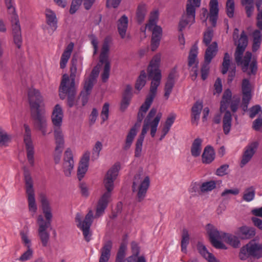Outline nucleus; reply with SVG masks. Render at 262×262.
Returning <instances> with one entry per match:
<instances>
[{
  "mask_svg": "<svg viewBox=\"0 0 262 262\" xmlns=\"http://www.w3.org/2000/svg\"><path fill=\"white\" fill-rule=\"evenodd\" d=\"M160 61L161 55L157 54L151 60L148 68V77L151 80L149 93L139 111L137 116L138 122L129 130L126 136L125 144L123 147L125 150H128L130 147L137 135L138 129L140 126V123L156 96L157 88L160 84L162 77L161 70L159 69Z\"/></svg>",
  "mask_w": 262,
  "mask_h": 262,
  "instance_id": "nucleus-1",
  "label": "nucleus"
},
{
  "mask_svg": "<svg viewBox=\"0 0 262 262\" xmlns=\"http://www.w3.org/2000/svg\"><path fill=\"white\" fill-rule=\"evenodd\" d=\"M248 37L245 31L241 34L239 39L234 53V59L237 66H241L243 72L251 76L255 75L257 71V63L255 59H252V53L246 52L243 57L248 45Z\"/></svg>",
  "mask_w": 262,
  "mask_h": 262,
  "instance_id": "nucleus-2",
  "label": "nucleus"
},
{
  "mask_svg": "<svg viewBox=\"0 0 262 262\" xmlns=\"http://www.w3.org/2000/svg\"><path fill=\"white\" fill-rule=\"evenodd\" d=\"M39 201L46 220L41 214L37 216L36 222L38 226V233L42 246L47 247L50 239V233L47 231V229L51 224L52 209L50 200L45 194L40 195Z\"/></svg>",
  "mask_w": 262,
  "mask_h": 262,
  "instance_id": "nucleus-3",
  "label": "nucleus"
},
{
  "mask_svg": "<svg viewBox=\"0 0 262 262\" xmlns=\"http://www.w3.org/2000/svg\"><path fill=\"white\" fill-rule=\"evenodd\" d=\"M120 169L119 163H115L107 171L104 180V184L107 191L99 199L96 208L95 217H98L104 212L111 196V191L114 189V182L116 180Z\"/></svg>",
  "mask_w": 262,
  "mask_h": 262,
  "instance_id": "nucleus-4",
  "label": "nucleus"
},
{
  "mask_svg": "<svg viewBox=\"0 0 262 262\" xmlns=\"http://www.w3.org/2000/svg\"><path fill=\"white\" fill-rule=\"evenodd\" d=\"M156 113L157 109L152 108L144 121L141 133L136 143V157H139L141 155L143 142L145 135L147 134L149 128H150V135L151 137H154L155 136L158 124L162 116L161 113H159L152 119V118L156 115Z\"/></svg>",
  "mask_w": 262,
  "mask_h": 262,
  "instance_id": "nucleus-5",
  "label": "nucleus"
},
{
  "mask_svg": "<svg viewBox=\"0 0 262 262\" xmlns=\"http://www.w3.org/2000/svg\"><path fill=\"white\" fill-rule=\"evenodd\" d=\"M25 189L28 202V210L32 217H34L37 211V206L35 199L33 182L29 171L24 170Z\"/></svg>",
  "mask_w": 262,
  "mask_h": 262,
  "instance_id": "nucleus-6",
  "label": "nucleus"
},
{
  "mask_svg": "<svg viewBox=\"0 0 262 262\" xmlns=\"http://www.w3.org/2000/svg\"><path fill=\"white\" fill-rule=\"evenodd\" d=\"M201 0H188L186 11L180 21L179 29L182 31L187 25H191L195 22V9L200 7Z\"/></svg>",
  "mask_w": 262,
  "mask_h": 262,
  "instance_id": "nucleus-7",
  "label": "nucleus"
},
{
  "mask_svg": "<svg viewBox=\"0 0 262 262\" xmlns=\"http://www.w3.org/2000/svg\"><path fill=\"white\" fill-rule=\"evenodd\" d=\"M69 81L68 75L67 74H63L59 88V96L62 100L64 99L67 96L68 105L71 107L75 104L76 89L75 86L68 85Z\"/></svg>",
  "mask_w": 262,
  "mask_h": 262,
  "instance_id": "nucleus-8",
  "label": "nucleus"
},
{
  "mask_svg": "<svg viewBox=\"0 0 262 262\" xmlns=\"http://www.w3.org/2000/svg\"><path fill=\"white\" fill-rule=\"evenodd\" d=\"M150 185V179L148 176L142 177L140 174H136L134 179L132 186L133 192H137V199L139 202L145 198Z\"/></svg>",
  "mask_w": 262,
  "mask_h": 262,
  "instance_id": "nucleus-9",
  "label": "nucleus"
},
{
  "mask_svg": "<svg viewBox=\"0 0 262 262\" xmlns=\"http://www.w3.org/2000/svg\"><path fill=\"white\" fill-rule=\"evenodd\" d=\"M83 216L80 213H77L75 216V222L78 228L82 230L85 240L89 242L91 240L92 234L90 232V227L94 219L93 212L90 210L82 220Z\"/></svg>",
  "mask_w": 262,
  "mask_h": 262,
  "instance_id": "nucleus-10",
  "label": "nucleus"
},
{
  "mask_svg": "<svg viewBox=\"0 0 262 262\" xmlns=\"http://www.w3.org/2000/svg\"><path fill=\"white\" fill-rule=\"evenodd\" d=\"M249 256L259 258L262 257V244L256 243L254 241H251L240 250L239 257L241 260H245Z\"/></svg>",
  "mask_w": 262,
  "mask_h": 262,
  "instance_id": "nucleus-11",
  "label": "nucleus"
},
{
  "mask_svg": "<svg viewBox=\"0 0 262 262\" xmlns=\"http://www.w3.org/2000/svg\"><path fill=\"white\" fill-rule=\"evenodd\" d=\"M31 116L34 122V126L41 132L43 136H46L51 133V130L48 132V124L45 109L31 112Z\"/></svg>",
  "mask_w": 262,
  "mask_h": 262,
  "instance_id": "nucleus-12",
  "label": "nucleus"
},
{
  "mask_svg": "<svg viewBox=\"0 0 262 262\" xmlns=\"http://www.w3.org/2000/svg\"><path fill=\"white\" fill-rule=\"evenodd\" d=\"M28 96L31 112L45 109L43 97L38 90L30 89Z\"/></svg>",
  "mask_w": 262,
  "mask_h": 262,
  "instance_id": "nucleus-13",
  "label": "nucleus"
},
{
  "mask_svg": "<svg viewBox=\"0 0 262 262\" xmlns=\"http://www.w3.org/2000/svg\"><path fill=\"white\" fill-rule=\"evenodd\" d=\"M25 134L24 136V142L27 151V158L31 166L34 165V148L31 138V131L29 126L25 124Z\"/></svg>",
  "mask_w": 262,
  "mask_h": 262,
  "instance_id": "nucleus-14",
  "label": "nucleus"
},
{
  "mask_svg": "<svg viewBox=\"0 0 262 262\" xmlns=\"http://www.w3.org/2000/svg\"><path fill=\"white\" fill-rule=\"evenodd\" d=\"M207 233L212 245L216 248L225 249L226 247L220 240H223L224 232L219 231L216 228L211 224H208L206 226Z\"/></svg>",
  "mask_w": 262,
  "mask_h": 262,
  "instance_id": "nucleus-15",
  "label": "nucleus"
},
{
  "mask_svg": "<svg viewBox=\"0 0 262 262\" xmlns=\"http://www.w3.org/2000/svg\"><path fill=\"white\" fill-rule=\"evenodd\" d=\"M230 101L222 100L221 102L220 112L222 113L225 111V113L223 119V128L225 135H228L231 128L232 117L230 112L226 111L228 108Z\"/></svg>",
  "mask_w": 262,
  "mask_h": 262,
  "instance_id": "nucleus-16",
  "label": "nucleus"
},
{
  "mask_svg": "<svg viewBox=\"0 0 262 262\" xmlns=\"http://www.w3.org/2000/svg\"><path fill=\"white\" fill-rule=\"evenodd\" d=\"M74 166L73 154L72 150L68 148L64 153L62 169L66 177H70Z\"/></svg>",
  "mask_w": 262,
  "mask_h": 262,
  "instance_id": "nucleus-17",
  "label": "nucleus"
},
{
  "mask_svg": "<svg viewBox=\"0 0 262 262\" xmlns=\"http://www.w3.org/2000/svg\"><path fill=\"white\" fill-rule=\"evenodd\" d=\"M258 146V143L255 141L249 144L245 147L240 163V166L241 167H243L251 160L252 157L256 151Z\"/></svg>",
  "mask_w": 262,
  "mask_h": 262,
  "instance_id": "nucleus-18",
  "label": "nucleus"
},
{
  "mask_svg": "<svg viewBox=\"0 0 262 262\" xmlns=\"http://www.w3.org/2000/svg\"><path fill=\"white\" fill-rule=\"evenodd\" d=\"M198 48L196 44H194L191 47L189 56H188V65L189 67H192V70L193 72V74L192 75V79H195L198 76V70L196 66L198 64L196 57L198 55Z\"/></svg>",
  "mask_w": 262,
  "mask_h": 262,
  "instance_id": "nucleus-19",
  "label": "nucleus"
},
{
  "mask_svg": "<svg viewBox=\"0 0 262 262\" xmlns=\"http://www.w3.org/2000/svg\"><path fill=\"white\" fill-rule=\"evenodd\" d=\"M55 150L58 153L62 152L64 147V136L61 127H53Z\"/></svg>",
  "mask_w": 262,
  "mask_h": 262,
  "instance_id": "nucleus-20",
  "label": "nucleus"
},
{
  "mask_svg": "<svg viewBox=\"0 0 262 262\" xmlns=\"http://www.w3.org/2000/svg\"><path fill=\"white\" fill-rule=\"evenodd\" d=\"M90 156V152L86 151L80 160L77 169V178L79 181L83 179L88 170Z\"/></svg>",
  "mask_w": 262,
  "mask_h": 262,
  "instance_id": "nucleus-21",
  "label": "nucleus"
},
{
  "mask_svg": "<svg viewBox=\"0 0 262 262\" xmlns=\"http://www.w3.org/2000/svg\"><path fill=\"white\" fill-rule=\"evenodd\" d=\"M63 117V113L61 106L57 104L53 108L51 115V121L53 127H61Z\"/></svg>",
  "mask_w": 262,
  "mask_h": 262,
  "instance_id": "nucleus-22",
  "label": "nucleus"
},
{
  "mask_svg": "<svg viewBox=\"0 0 262 262\" xmlns=\"http://www.w3.org/2000/svg\"><path fill=\"white\" fill-rule=\"evenodd\" d=\"M113 242L109 240L105 242L100 250V256L99 262H108L111 257Z\"/></svg>",
  "mask_w": 262,
  "mask_h": 262,
  "instance_id": "nucleus-23",
  "label": "nucleus"
},
{
  "mask_svg": "<svg viewBox=\"0 0 262 262\" xmlns=\"http://www.w3.org/2000/svg\"><path fill=\"white\" fill-rule=\"evenodd\" d=\"M46 20L49 28L48 33L52 34L57 29V20L55 13L50 9L46 10Z\"/></svg>",
  "mask_w": 262,
  "mask_h": 262,
  "instance_id": "nucleus-24",
  "label": "nucleus"
},
{
  "mask_svg": "<svg viewBox=\"0 0 262 262\" xmlns=\"http://www.w3.org/2000/svg\"><path fill=\"white\" fill-rule=\"evenodd\" d=\"M151 31H152L151 49L152 51H154L159 45L162 29L160 26H157Z\"/></svg>",
  "mask_w": 262,
  "mask_h": 262,
  "instance_id": "nucleus-25",
  "label": "nucleus"
},
{
  "mask_svg": "<svg viewBox=\"0 0 262 262\" xmlns=\"http://www.w3.org/2000/svg\"><path fill=\"white\" fill-rule=\"evenodd\" d=\"M238 234L241 239H251L255 235L256 231L252 227L243 226L238 228Z\"/></svg>",
  "mask_w": 262,
  "mask_h": 262,
  "instance_id": "nucleus-26",
  "label": "nucleus"
},
{
  "mask_svg": "<svg viewBox=\"0 0 262 262\" xmlns=\"http://www.w3.org/2000/svg\"><path fill=\"white\" fill-rule=\"evenodd\" d=\"M209 19L213 26H215L217 18L219 9L217 0H210Z\"/></svg>",
  "mask_w": 262,
  "mask_h": 262,
  "instance_id": "nucleus-27",
  "label": "nucleus"
},
{
  "mask_svg": "<svg viewBox=\"0 0 262 262\" xmlns=\"http://www.w3.org/2000/svg\"><path fill=\"white\" fill-rule=\"evenodd\" d=\"M128 17L125 15H122L118 20L117 28L119 34L121 38L124 39L126 37V33L128 27Z\"/></svg>",
  "mask_w": 262,
  "mask_h": 262,
  "instance_id": "nucleus-28",
  "label": "nucleus"
},
{
  "mask_svg": "<svg viewBox=\"0 0 262 262\" xmlns=\"http://www.w3.org/2000/svg\"><path fill=\"white\" fill-rule=\"evenodd\" d=\"M215 158V152L211 146H207L202 155V161L204 164L211 163Z\"/></svg>",
  "mask_w": 262,
  "mask_h": 262,
  "instance_id": "nucleus-29",
  "label": "nucleus"
},
{
  "mask_svg": "<svg viewBox=\"0 0 262 262\" xmlns=\"http://www.w3.org/2000/svg\"><path fill=\"white\" fill-rule=\"evenodd\" d=\"M74 48V43L70 42L66 47L62 54L61 55L60 61V67L61 69H64L71 55V53Z\"/></svg>",
  "mask_w": 262,
  "mask_h": 262,
  "instance_id": "nucleus-30",
  "label": "nucleus"
},
{
  "mask_svg": "<svg viewBox=\"0 0 262 262\" xmlns=\"http://www.w3.org/2000/svg\"><path fill=\"white\" fill-rule=\"evenodd\" d=\"M203 108V103L202 102H196L191 108V121L193 123L198 122L200 118V114Z\"/></svg>",
  "mask_w": 262,
  "mask_h": 262,
  "instance_id": "nucleus-31",
  "label": "nucleus"
},
{
  "mask_svg": "<svg viewBox=\"0 0 262 262\" xmlns=\"http://www.w3.org/2000/svg\"><path fill=\"white\" fill-rule=\"evenodd\" d=\"M242 90L244 100L248 102L251 99V89L250 81L247 79H244L242 83Z\"/></svg>",
  "mask_w": 262,
  "mask_h": 262,
  "instance_id": "nucleus-32",
  "label": "nucleus"
},
{
  "mask_svg": "<svg viewBox=\"0 0 262 262\" xmlns=\"http://www.w3.org/2000/svg\"><path fill=\"white\" fill-rule=\"evenodd\" d=\"M217 51V45L213 42L207 49L205 54V62L210 63L212 59L215 56Z\"/></svg>",
  "mask_w": 262,
  "mask_h": 262,
  "instance_id": "nucleus-33",
  "label": "nucleus"
},
{
  "mask_svg": "<svg viewBox=\"0 0 262 262\" xmlns=\"http://www.w3.org/2000/svg\"><path fill=\"white\" fill-rule=\"evenodd\" d=\"M197 248L199 253L209 262H217L216 258L212 254L209 253L206 247L201 243H199Z\"/></svg>",
  "mask_w": 262,
  "mask_h": 262,
  "instance_id": "nucleus-34",
  "label": "nucleus"
},
{
  "mask_svg": "<svg viewBox=\"0 0 262 262\" xmlns=\"http://www.w3.org/2000/svg\"><path fill=\"white\" fill-rule=\"evenodd\" d=\"M202 140L198 138L194 140L191 146V154L194 157L200 156L202 151Z\"/></svg>",
  "mask_w": 262,
  "mask_h": 262,
  "instance_id": "nucleus-35",
  "label": "nucleus"
},
{
  "mask_svg": "<svg viewBox=\"0 0 262 262\" xmlns=\"http://www.w3.org/2000/svg\"><path fill=\"white\" fill-rule=\"evenodd\" d=\"M71 66L70 67V75L69 76V81L68 83V86H75V78L77 75V69L76 67L77 59L73 58L71 60Z\"/></svg>",
  "mask_w": 262,
  "mask_h": 262,
  "instance_id": "nucleus-36",
  "label": "nucleus"
},
{
  "mask_svg": "<svg viewBox=\"0 0 262 262\" xmlns=\"http://www.w3.org/2000/svg\"><path fill=\"white\" fill-rule=\"evenodd\" d=\"M253 45L252 51H256L260 47L262 41V34L259 30H255L252 33Z\"/></svg>",
  "mask_w": 262,
  "mask_h": 262,
  "instance_id": "nucleus-37",
  "label": "nucleus"
},
{
  "mask_svg": "<svg viewBox=\"0 0 262 262\" xmlns=\"http://www.w3.org/2000/svg\"><path fill=\"white\" fill-rule=\"evenodd\" d=\"M147 13V7L144 4H140L138 5L136 11V19L137 21L141 23L145 18Z\"/></svg>",
  "mask_w": 262,
  "mask_h": 262,
  "instance_id": "nucleus-38",
  "label": "nucleus"
},
{
  "mask_svg": "<svg viewBox=\"0 0 262 262\" xmlns=\"http://www.w3.org/2000/svg\"><path fill=\"white\" fill-rule=\"evenodd\" d=\"M109 49L108 40L107 39H105L103 42L101 54L100 55L99 61H109L108 56Z\"/></svg>",
  "mask_w": 262,
  "mask_h": 262,
  "instance_id": "nucleus-39",
  "label": "nucleus"
},
{
  "mask_svg": "<svg viewBox=\"0 0 262 262\" xmlns=\"http://www.w3.org/2000/svg\"><path fill=\"white\" fill-rule=\"evenodd\" d=\"M223 240L234 247H237L239 245L238 238L232 234L224 233Z\"/></svg>",
  "mask_w": 262,
  "mask_h": 262,
  "instance_id": "nucleus-40",
  "label": "nucleus"
},
{
  "mask_svg": "<svg viewBox=\"0 0 262 262\" xmlns=\"http://www.w3.org/2000/svg\"><path fill=\"white\" fill-rule=\"evenodd\" d=\"M12 14V32L13 34H21L20 27L18 19V16L15 13V12Z\"/></svg>",
  "mask_w": 262,
  "mask_h": 262,
  "instance_id": "nucleus-41",
  "label": "nucleus"
},
{
  "mask_svg": "<svg viewBox=\"0 0 262 262\" xmlns=\"http://www.w3.org/2000/svg\"><path fill=\"white\" fill-rule=\"evenodd\" d=\"M216 187V183L214 181L205 182L201 185V192L202 193L212 191Z\"/></svg>",
  "mask_w": 262,
  "mask_h": 262,
  "instance_id": "nucleus-42",
  "label": "nucleus"
},
{
  "mask_svg": "<svg viewBox=\"0 0 262 262\" xmlns=\"http://www.w3.org/2000/svg\"><path fill=\"white\" fill-rule=\"evenodd\" d=\"M158 18V12L155 11L151 14V16L150 19L149 20L148 23L146 26V29L151 31L154 30L155 27H157L158 26L156 25Z\"/></svg>",
  "mask_w": 262,
  "mask_h": 262,
  "instance_id": "nucleus-43",
  "label": "nucleus"
},
{
  "mask_svg": "<svg viewBox=\"0 0 262 262\" xmlns=\"http://www.w3.org/2000/svg\"><path fill=\"white\" fill-rule=\"evenodd\" d=\"M189 242V235L187 229H184L182 231L181 248L182 251L185 253L186 252L187 246Z\"/></svg>",
  "mask_w": 262,
  "mask_h": 262,
  "instance_id": "nucleus-44",
  "label": "nucleus"
},
{
  "mask_svg": "<svg viewBox=\"0 0 262 262\" xmlns=\"http://www.w3.org/2000/svg\"><path fill=\"white\" fill-rule=\"evenodd\" d=\"M102 64H104L103 72L101 74L102 80L103 82H106L109 78L111 64L110 61H100Z\"/></svg>",
  "mask_w": 262,
  "mask_h": 262,
  "instance_id": "nucleus-45",
  "label": "nucleus"
},
{
  "mask_svg": "<svg viewBox=\"0 0 262 262\" xmlns=\"http://www.w3.org/2000/svg\"><path fill=\"white\" fill-rule=\"evenodd\" d=\"M146 74L144 71H142L137 80L135 88L138 90H141L146 83Z\"/></svg>",
  "mask_w": 262,
  "mask_h": 262,
  "instance_id": "nucleus-46",
  "label": "nucleus"
},
{
  "mask_svg": "<svg viewBox=\"0 0 262 262\" xmlns=\"http://www.w3.org/2000/svg\"><path fill=\"white\" fill-rule=\"evenodd\" d=\"M10 136L0 127V146H6L10 141Z\"/></svg>",
  "mask_w": 262,
  "mask_h": 262,
  "instance_id": "nucleus-47",
  "label": "nucleus"
},
{
  "mask_svg": "<svg viewBox=\"0 0 262 262\" xmlns=\"http://www.w3.org/2000/svg\"><path fill=\"white\" fill-rule=\"evenodd\" d=\"M254 196L255 190L251 187L245 190L243 198L246 202H250L253 200Z\"/></svg>",
  "mask_w": 262,
  "mask_h": 262,
  "instance_id": "nucleus-48",
  "label": "nucleus"
},
{
  "mask_svg": "<svg viewBox=\"0 0 262 262\" xmlns=\"http://www.w3.org/2000/svg\"><path fill=\"white\" fill-rule=\"evenodd\" d=\"M230 63V56L228 53H225L222 63V73L225 74L227 73Z\"/></svg>",
  "mask_w": 262,
  "mask_h": 262,
  "instance_id": "nucleus-49",
  "label": "nucleus"
},
{
  "mask_svg": "<svg viewBox=\"0 0 262 262\" xmlns=\"http://www.w3.org/2000/svg\"><path fill=\"white\" fill-rule=\"evenodd\" d=\"M126 249V244L124 243L121 244L117 253L115 262H120V260L125 257Z\"/></svg>",
  "mask_w": 262,
  "mask_h": 262,
  "instance_id": "nucleus-50",
  "label": "nucleus"
},
{
  "mask_svg": "<svg viewBox=\"0 0 262 262\" xmlns=\"http://www.w3.org/2000/svg\"><path fill=\"white\" fill-rule=\"evenodd\" d=\"M189 191L193 196H196L202 194V192H201V185L196 182L191 183Z\"/></svg>",
  "mask_w": 262,
  "mask_h": 262,
  "instance_id": "nucleus-51",
  "label": "nucleus"
},
{
  "mask_svg": "<svg viewBox=\"0 0 262 262\" xmlns=\"http://www.w3.org/2000/svg\"><path fill=\"white\" fill-rule=\"evenodd\" d=\"M95 81L93 78L89 77L85 81L84 89L82 92L90 94Z\"/></svg>",
  "mask_w": 262,
  "mask_h": 262,
  "instance_id": "nucleus-52",
  "label": "nucleus"
},
{
  "mask_svg": "<svg viewBox=\"0 0 262 262\" xmlns=\"http://www.w3.org/2000/svg\"><path fill=\"white\" fill-rule=\"evenodd\" d=\"M239 193V190L238 188H235L233 189H225L221 193V196L225 199H229L230 195H237Z\"/></svg>",
  "mask_w": 262,
  "mask_h": 262,
  "instance_id": "nucleus-53",
  "label": "nucleus"
},
{
  "mask_svg": "<svg viewBox=\"0 0 262 262\" xmlns=\"http://www.w3.org/2000/svg\"><path fill=\"white\" fill-rule=\"evenodd\" d=\"M102 148V144L100 141H97L93 149L92 159L96 160L99 156L100 152Z\"/></svg>",
  "mask_w": 262,
  "mask_h": 262,
  "instance_id": "nucleus-54",
  "label": "nucleus"
},
{
  "mask_svg": "<svg viewBox=\"0 0 262 262\" xmlns=\"http://www.w3.org/2000/svg\"><path fill=\"white\" fill-rule=\"evenodd\" d=\"M33 251L31 247H27V250L23 253L18 259L20 261L30 260L33 257Z\"/></svg>",
  "mask_w": 262,
  "mask_h": 262,
  "instance_id": "nucleus-55",
  "label": "nucleus"
},
{
  "mask_svg": "<svg viewBox=\"0 0 262 262\" xmlns=\"http://www.w3.org/2000/svg\"><path fill=\"white\" fill-rule=\"evenodd\" d=\"M110 105L108 103H105L103 106L102 111L101 113V117L103 122L107 120L108 117Z\"/></svg>",
  "mask_w": 262,
  "mask_h": 262,
  "instance_id": "nucleus-56",
  "label": "nucleus"
},
{
  "mask_svg": "<svg viewBox=\"0 0 262 262\" xmlns=\"http://www.w3.org/2000/svg\"><path fill=\"white\" fill-rule=\"evenodd\" d=\"M82 2V0H73L70 9V13L74 14L79 9Z\"/></svg>",
  "mask_w": 262,
  "mask_h": 262,
  "instance_id": "nucleus-57",
  "label": "nucleus"
},
{
  "mask_svg": "<svg viewBox=\"0 0 262 262\" xmlns=\"http://www.w3.org/2000/svg\"><path fill=\"white\" fill-rule=\"evenodd\" d=\"M213 37V31L208 30L204 34L203 42L206 46L209 45Z\"/></svg>",
  "mask_w": 262,
  "mask_h": 262,
  "instance_id": "nucleus-58",
  "label": "nucleus"
},
{
  "mask_svg": "<svg viewBox=\"0 0 262 262\" xmlns=\"http://www.w3.org/2000/svg\"><path fill=\"white\" fill-rule=\"evenodd\" d=\"M259 113H262V111L259 105H254L249 110V116L251 118H253Z\"/></svg>",
  "mask_w": 262,
  "mask_h": 262,
  "instance_id": "nucleus-59",
  "label": "nucleus"
},
{
  "mask_svg": "<svg viewBox=\"0 0 262 262\" xmlns=\"http://www.w3.org/2000/svg\"><path fill=\"white\" fill-rule=\"evenodd\" d=\"M209 63L204 62L201 68V77L203 80H205L208 76L209 70Z\"/></svg>",
  "mask_w": 262,
  "mask_h": 262,
  "instance_id": "nucleus-60",
  "label": "nucleus"
},
{
  "mask_svg": "<svg viewBox=\"0 0 262 262\" xmlns=\"http://www.w3.org/2000/svg\"><path fill=\"white\" fill-rule=\"evenodd\" d=\"M174 84V83L166 81L164 88V97H165L166 99H168L169 95L172 92Z\"/></svg>",
  "mask_w": 262,
  "mask_h": 262,
  "instance_id": "nucleus-61",
  "label": "nucleus"
},
{
  "mask_svg": "<svg viewBox=\"0 0 262 262\" xmlns=\"http://www.w3.org/2000/svg\"><path fill=\"white\" fill-rule=\"evenodd\" d=\"M132 98L126 96H123L120 104V110L124 111L128 106Z\"/></svg>",
  "mask_w": 262,
  "mask_h": 262,
  "instance_id": "nucleus-62",
  "label": "nucleus"
},
{
  "mask_svg": "<svg viewBox=\"0 0 262 262\" xmlns=\"http://www.w3.org/2000/svg\"><path fill=\"white\" fill-rule=\"evenodd\" d=\"M229 165L227 164H224L218 168L215 172V174L219 176H224L227 173V170L228 169Z\"/></svg>",
  "mask_w": 262,
  "mask_h": 262,
  "instance_id": "nucleus-63",
  "label": "nucleus"
},
{
  "mask_svg": "<svg viewBox=\"0 0 262 262\" xmlns=\"http://www.w3.org/2000/svg\"><path fill=\"white\" fill-rule=\"evenodd\" d=\"M256 26L262 30V7L257 9Z\"/></svg>",
  "mask_w": 262,
  "mask_h": 262,
  "instance_id": "nucleus-64",
  "label": "nucleus"
}]
</instances>
